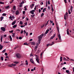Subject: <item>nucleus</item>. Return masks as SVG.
<instances>
[{
  "label": "nucleus",
  "mask_w": 74,
  "mask_h": 74,
  "mask_svg": "<svg viewBox=\"0 0 74 74\" xmlns=\"http://www.w3.org/2000/svg\"><path fill=\"white\" fill-rule=\"evenodd\" d=\"M1 21H2L3 19H4V17H3V16H2L1 17Z\"/></svg>",
  "instance_id": "nucleus-23"
},
{
  "label": "nucleus",
  "mask_w": 74,
  "mask_h": 74,
  "mask_svg": "<svg viewBox=\"0 0 74 74\" xmlns=\"http://www.w3.org/2000/svg\"><path fill=\"white\" fill-rule=\"evenodd\" d=\"M9 7H10V6L8 5L7 6L5 7V9H7V8H9Z\"/></svg>",
  "instance_id": "nucleus-26"
},
{
  "label": "nucleus",
  "mask_w": 74,
  "mask_h": 74,
  "mask_svg": "<svg viewBox=\"0 0 74 74\" xmlns=\"http://www.w3.org/2000/svg\"><path fill=\"white\" fill-rule=\"evenodd\" d=\"M25 62H26V63L25 64L26 65H27L28 64V62H27V61L26 60L25 61Z\"/></svg>",
  "instance_id": "nucleus-28"
},
{
  "label": "nucleus",
  "mask_w": 74,
  "mask_h": 74,
  "mask_svg": "<svg viewBox=\"0 0 74 74\" xmlns=\"http://www.w3.org/2000/svg\"><path fill=\"white\" fill-rule=\"evenodd\" d=\"M46 7H48V1H46Z\"/></svg>",
  "instance_id": "nucleus-21"
},
{
  "label": "nucleus",
  "mask_w": 74,
  "mask_h": 74,
  "mask_svg": "<svg viewBox=\"0 0 74 74\" xmlns=\"http://www.w3.org/2000/svg\"><path fill=\"white\" fill-rule=\"evenodd\" d=\"M50 22H51V23H53V21H51V20H50Z\"/></svg>",
  "instance_id": "nucleus-53"
},
{
  "label": "nucleus",
  "mask_w": 74,
  "mask_h": 74,
  "mask_svg": "<svg viewBox=\"0 0 74 74\" xmlns=\"http://www.w3.org/2000/svg\"><path fill=\"white\" fill-rule=\"evenodd\" d=\"M18 62H14V63H15V64H18Z\"/></svg>",
  "instance_id": "nucleus-41"
},
{
  "label": "nucleus",
  "mask_w": 74,
  "mask_h": 74,
  "mask_svg": "<svg viewBox=\"0 0 74 74\" xmlns=\"http://www.w3.org/2000/svg\"><path fill=\"white\" fill-rule=\"evenodd\" d=\"M42 53L41 54H40V57H42Z\"/></svg>",
  "instance_id": "nucleus-64"
},
{
  "label": "nucleus",
  "mask_w": 74,
  "mask_h": 74,
  "mask_svg": "<svg viewBox=\"0 0 74 74\" xmlns=\"http://www.w3.org/2000/svg\"><path fill=\"white\" fill-rule=\"evenodd\" d=\"M51 10L52 11H53L54 10H53V6H52V4L51 5Z\"/></svg>",
  "instance_id": "nucleus-13"
},
{
  "label": "nucleus",
  "mask_w": 74,
  "mask_h": 74,
  "mask_svg": "<svg viewBox=\"0 0 74 74\" xmlns=\"http://www.w3.org/2000/svg\"><path fill=\"white\" fill-rule=\"evenodd\" d=\"M45 11H46V8H45L43 10L42 12H45Z\"/></svg>",
  "instance_id": "nucleus-18"
},
{
  "label": "nucleus",
  "mask_w": 74,
  "mask_h": 74,
  "mask_svg": "<svg viewBox=\"0 0 74 74\" xmlns=\"http://www.w3.org/2000/svg\"><path fill=\"white\" fill-rule=\"evenodd\" d=\"M37 48H38V46H35V47H34V48L36 49H37Z\"/></svg>",
  "instance_id": "nucleus-47"
},
{
  "label": "nucleus",
  "mask_w": 74,
  "mask_h": 74,
  "mask_svg": "<svg viewBox=\"0 0 74 74\" xmlns=\"http://www.w3.org/2000/svg\"><path fill=\"white\" fill-rule=\"evenodd\" d=\"M2 15L3 16H6V14H5V13H3L2 14Z\"/></svg>",
  "instance_id": "nucleus-34"
},
{
  "label": "nucleus",
  "mask_w": 74,
  "mask_h": 74,
  "mask_svg": "<svg viewBox=\"0 0 74 74\" xmlns=\"http://www.w3.org/2000/svg\"><path fill=\"white\" fill-rule=\"evenodd\" d=\"M19 11H18V10L16 11V15H18V14H19Z\"/></svg>",
  "instance_id": "nucleus-10"
},
{
  "label": "nucleus",
  "mask_w": 74,
  "mask_h": 74,
  "mask_svg": "<svg viewBox=\"0 0 74 74\" xmlns=\"http://www.w3.org/2000/svg\"><path fill=\"white\" fill-rule=\"evenodd\" d=\"M42 37H44V34H42L38 36V40L41 41L42 38Z\"/></svg>",
  "instance_id": "nucleus-1"
},
{
  "label": "nucleus",
  "mask_w": 74,
  "mask_h": 74,
  "mask_svg": "<svg viewBox=\"0 0 74 74\" xmlns=\"http://www.w3.org/2000/svg\"><path fill=\"white\" fill-rule=\"evenodd\" d=\"M20 25H23V22L22 21H20Z\"/></svg>",
  "instance_id": "nucleus-27"
},
{
  "label": "nucleus",
  "mask_w": 74,
  "mask_h": 74,
  "mask_svg": "<svg viewBox=\"0 0 74 74\" xmlns=\"http://www.w3.org/2000/svg\"><path fill=\"white\" fill-rule=\"evenodd\" d=\"M58 32V33H59V28H58V27H57Z\"/></svg>",
  "instance_id": "nucleus-44"
},
{
  "label": "nucleus",
  "mask_w": 74,
  "mask_h": 74,
  "mask_svg": "<svg viewBox=\"0 0 74 74\" xmlns=\"http://www.w3.org/2000/svg\"><path fill=\"white\" fill-rule=\"evenodd\" d=\"M59 38V40H61V36H60V34H59L58 36Z\"/></svg>",
  "instance_id": "nucleus-15"
},
{
  "label": "nucleus",
  "mask_w": 74,
  "mask_h": 74,
  "mask_svg": "<svg viewBox=\"0 0 74 74\" xmlns=\"http://www.w3.org/2000/svg\"><path fill=\"white\" fill-rule=\"evenodd\" d=\"M23 45H28V44L27 42H25L24 43Z\"/></svg>",
  "instance_id": "nucleus-20"
},
{
  "label": "nucleus",
  "mask_w": 74,
  "mask_h": 74,
  "mask_svg": "<svg viewBox=\"0 0 74 74\" xmlns=\"http://www.w3.org/2000/svg\"><path fill=\"white\" fill-rule=\"evenodd\" d=\"M67 14H68V13H67V12H66L65 14H64V19H65V20L66 19V15H67Z\"/></svg>",
  "instance_id": "nucleus-6"
},
{
  "label": "nucleus",
  "mask_w": 74,
  "mask_h": 74,
  "mask_svg": "<svg viewBox=\"0 0 74 74\" xmlns=\"http://www.w3.org/2000/svg\"><path fill=\"white\" fill-rule=\"evenodd\" d=\"M0 4H4V3L1 1H0Z\"/></svg>",
  "instance_id": "nucleus-31"
},
{
  "label": "nucleus",
  "mask_w": 74,
  "mask_h": 74,
  "mask_svg": "<svg viewBox=\"0 0 74 74\" xmlns=\"http://www.w3.org/2000/svg\"><path fill=\"white\" fill-rule=\"evenodd\" d=\"M40 5H43V2H42L40 3Z\"/></svg>",
  "instance_id": "nucleus-48"
},
{
  "label": "nucleus",
  "mask_w": 74,
  "mask_h": 74,
  "mask_svg": "<svg viewBox=\"0 0 74 74\" xmlns=\"http://www.w3.org/2000/svg\"><path fill=\"white\" fill-rule=\"evenodd\" d=\"M39 45V44H38V43H37L36 44V46H37V47H38V46Z\"/></svg>",
  "instance_id": "nucleus-61"
},
{
  "label": "nucleus",
  "mask_w": 74,
  "mask_h": 74,
  "mask_svg": "<svg viewBox=\"0 0 74 74\" xmlns=\"http://www.w3.org/2000/svg\"><path fill=\"white\" fill-rule=\"evenodd\" d=\"M19 7H20L21 8L22 7V4H20L19 5Z\"/></svg>",
  "instance_id": "nucleus-49"
},
{
  "label": "nucleus",
  "mask_w": 74,
  "mask_h": 74,
  "mask_svg": "<svg viewBox=\"0 0 74 74\" xmlns=\"http://www.w3.org/2000/svg\"><path fill=\"white\" fill-rule=\"evenodd\" d=\"M5 56H7V55H8V54H7V53H5Z\"/></svg>",
  "instance_id": "nucleus-46"
},
{
  "label": "nucleus",
  "mask_w": 74,
  "mask_h": 74,
  "mask_svg": "<svg viewBox=\"0 0 74 74\" xmlns=\"http://www.w3.org/2000/svg\"><path fill=\"white\" fill-rule=\"evenodd\" d=\"M9 38L10 41H12V37H11V36L10 35L9 36Z\"/></svg>",
  "instance_id": "nucleus-24"
},
{
  "label": "nucleus",
  "mask_w": 74,
  "mask_h": 74,
  "mask_svg": "<svg viewBox=\"0 0 74 74\" xmlns=\"http://www.w3.org/2000/svg\"><path fill=\"white\" fill-rule=\"evenodd\" d=\"M30 61L32 63V64H34V61H33V60L32 59H31L30 60Z\"/></svg>",
  "instance_id": "nucleus-9"
},
{
  "label": "nucleus",
  "mask_w": 74,
  "mask_h": 74,
  "mask_svg": "<svg viewBox=\"0 0 74 74\" xmlns=\"http://www.w3.org/2000/svg\"><path fill=\"white\" fill-rule=\"evenodd\" d=\"M55 44V43H54V42H52V44H50V46H52V45H53V44Z\"/></svg>",
  "instance_id": "nucleus-30"
},
{
  "label": "nucleus",
  "mask_w": 74,
  "mask_h": 74,
  "mask_svg": "<svg viewBox=\"0 0 74 74\" xmlns=\"http://www.w3.org/2000/svg\"><path fill=\"white\" fill-rule=\"evenodd\" d=\"M66 58L65 57H64L63 58V60H66Z\"/></svg>",
  "instance_id": "nucleus-42"
},
{
  "label": "nucleus",
  "mask_w": 74,
  "mask_h": 74,
  "mask_svg": "<svg viewBox=\"0 0 74 74\" xmlns=\"http://www.w3.org/2000/svg\"><path fill=\"white\" fill-rule=\"evenodd\" d=\"M44 13H42L41 14V15H40V16L41 17H42L43 16H44Z\"/></svg>",
  "instance_id": "nucleus-22"
},
{
  "label": "nucleus",
  "mask_w": 74,
  "mask_h": 74,
  "mask_svg": "<svg viewBox=\"0 0 74 74\" xmlns=\"http://www.w3.org/2000/svg\"><path fill=\"white\" fill-rule=\"evenodd\" d=\"M55 36H56V34H54L53 35V36H51V38H50V39L51 40H52V39H53V38L54 37H55Z\"/></svg>",
  "instance_id": "nucleus-7"
},
{
  "label": "nucleus",
  "mask_w": 74,
  "mask_h": 74,
  "mask_svg": "<svg viewBox=\"0 0 74 74\" xmlns=\"http://www.w3.org/2000/svg\"><path fill=\"white\" fill-rule=\"evenodd\" d=\"M48 22H49V21H47V23H46L45 25V27H46L47 26V24H48Z\"/></svg>",
  "instance_id": "nucleus-29"
},
{
  "label": "nucleus",
  "mask_w": 74,
  "mask_h": 74,
  "mask_svg": "<svg viewBox=\"0 0 74 74\" xmlns=\"http://www.w3.org/2000/svg\"><path fill=\"white\" fill-rule=\"evenodd\" d=\"M34 16H35V15L34 14L33 15H31V16H32V18H33Z\"/></svg>",
  "instance_id": "nucleus-40"
},
{
  "label": "nucleus",
  "mask_w": 74,
  "mask_h": 74,
  "mask_svg": "<svg viewBox=\"0 0 74 74\" xmlns=\"http://www.w3.org/2000/svg\"><path fill=\"white\" fill-rule=\"evenodd\" d=\"M34 4H32V5H31V6L32 7H34Z\"/></svg>",
  "instance_id": "nucleus-56"
},
{
  "label": "nucleus",
  "mask_w": 74,
  "mask_h": 74,
  "mask_svg": "<svg viewBox=\"0 0 74 74\" xmlns=\"http://www.w3.org/2000/svg\"><path fill=\"white\" fill-rule=\"evenodd\" d=\"M36 62L37 63L40 64V62H39V60L38 59V57H36Z\"/></svg>",
  "instance_id": "nucleus-4"
},
{
  "label": "nucleus",
  "mask_w": 74,
  "mask_h": 74,
  "mask_svg": "<svg viewBox=\"0 0 74 74\" xmlns=\"http://www.w3.org/2000/svg\"><path fill=\"white\" fill-rule=\"evenodd\" d=\"M64 2L65 3H67V0H64Z\"/></svg>",
  "instance_id": "nucleus-51"
},
{
  "label": "nucleus",
  "mask_w": 74,
  "mask_h": 74,
  "mask_svg": "<svg viewBox=\"0 0 74 74\" xmlns=\"http://www.w3.org/2000/svg\"><path fill=\"white\" fill-rule=\"evenodd\" d=\"M13 9L14 10H16V6H13Z\"/></svg>",
  "instance_id": "nucleus-16"
},
{
  "label": "nucleus",
  "mask_w": 74,
  "mask_h": 74,
  "mask_svg": "<svg viewBox=\"0 0 74 74\" xmlns=\"http://www.w3.org/2000/svg\"><path fill=\"white\" fill-rule=\"evenodd\" d=\"M24 34H26V31H25V30H24Z\"/></svg>",
  "instance_id": "nucleus-52"
},
{
  "label": "nucleus",
  "mask_w": 74,
  "mask_h": 74,
  "mask_svg": "<svg viewBox=\"0 0 74 74\" xmlns=\"http://www.w3.org/2000/svg\"><path fill=\"white\" fill-rule=\"evenodd\" d=\"M66 72L67 73H69V71L66 70Z\"/></svg>",
  "instance_id": "nucleus-38"
},
{
  "label": "nucleus",
  "mask_w": 74,
  "mask_h": 74,
  "mask_svg": "<svg viewBox=\"0 0 74 74\" xmlns=\"http://www.w3.org/2000/svg\"><path fill=\"white\" fill-rule=\"evenodd\" d=\"M4 43H7V44H8V42H5V41H4Z\"/></svg>",
  "instance_id": "nucleus-63"
},
{
  "label": "nucleus",
  "mask_w": 74,
  "mask_h": 74,
  "mask_svg": "<svg viewBox=\"0 0 74 74\" xmlns=\"http://www.w3.org/2000/svg\"><path fill=\"white\" fill-rule=\"evenodd\" d=\"M31 44L32 45H34L36 44V43L34 42H32Z\"/></svg>",
  "instance_id": "nucleus-14"
},
{
  "label": "nucleus",
  "mask_w": 74,
  "mask_h": 74,
  "mask_svg": "<svg viewBox=\"0 0 74 74\" xmlns=\"http://www.w3.org/2000/svg\"><path fill=\"white\" fill-rule=\"evenodd\" d=\"M15 23H16V21H14L13 22L12 24V25H14L15 24Z\"/></svg>",
  "instance_id": "nucleus-11"
},
{
  "label": "nucleus",
  "mask_w": 74,
  "mask_h": 74,
  "mask_svg": "<svg viewBox=\"0 0 74 74\" xmlns=\"http://www.w3.org/2000/svg\"><path fill=\"white\" fill-rule=\"evenodd\" d=\"M28 35V33L27 32L26 33V36H27V35Z\"/></svg>",
  "instance_id": "nucleus-62"
},
{
  "label": "nucleus",
  "mask_w": 74,
  "mask_h": 74,
  "mask_svg": "<svg viewBox=\"0 0 74 74\" xmlns=\"http://www.w3.org/2000/svg\"><path fill=\"white\" fill-rule=\"evenodd\" d=\"M1 42H2L3 40V36H1Z\"/></svg>",
  "instance_id": "nucleus-19"
},
{
  "label": "nucleus",
  "mask_w": 74,
  "mask_h": 74,
  "mask_svg": "<svg viewBox=\"0 0 74 74\" xmlns=\"http://www.w3.org/2000/svg\"><path fill=\"white\" fill-rule=\"evenodd\" d=\"M68 12H69V14H71V12H70V11L69 9L68 10Z\"/></svg>",
  "instance_id": "nucleus-43"
},
{
  "label": "nucleus",
  "mask_w": 74,
  "mask_h": 74,
  "mask_svg": "<svg viewBox=\"0 0 74 74\" xmlns=\"http://www.w3.org/2000/svg\"><path fill=\"white\" fill-rule=\"evenodd\" d=\"M49 31V29H47V30H46V32H45V34H47L48 33V31Z\"/></svg>",
  "instance_id": "nucleus-17"
},
{
  "label": "nucleus",
  "mask_w": 74,
  "mask_h": 74,
  "mask_svg": "<svg viewBox=\"0 0 74 74\" xmlns=\"http://www.w3.org/2000/svg\"><path fill=\"white\" fill-rule=\"evenodd\" d=\"M48 4H50V1H48Z\"/></svg>",
  "instance_id": "nucleus-55"
},
{
  "label": "nucleus",
  "mask_w": 74,
  "mask_h": 74,
  "mask_svg": "<svg viewBox=\"0 0 74 74\" xmlns=\"http://www.w3.org/2000/svg\"><path fill=\"white\" fill-rule=\"evenodd\" d=\"M38 11H39V12L40 13V12H41V9H39Z\"/></svg>",
  "instance_id": "nucleus-60"
},
{
  "label": "nucleus",
  "mask_w": 74,
  "mask_h": 74,
  "mask_svg": "<svg viewBox=\"0 0 74 74\" xmlns=\"http://www.w3.org/2000/svg\"><path fill=\"white\" fill-rule=\"evenodd\" d=\"M23 15H24L25 14V11H23Z\"/></svg>",
  "instance_id": "nucleus-45"
},
{
  "label": "nucleus",
  "mask_w": 74,
  "mask_h": 74,
  "mask_svg": "<svg viewBox=\"0 0 74 74\" xmlns=\"http://www.w3.org/2000/svg\"><path fill=\"white\" fill-rule=\"evenodd\" d=\"M3 46H1V44H0V50H1V49H3Z\"/></svg>",
  "instance_id": "nucleus-12"
},
{
  "label": "nucleus",
  "mask_w": 74,
  "mask_h": 74,
  "mask_svg": "<svg viewBox=\"0 0 74 74\" xmlns=\"http://www.w3.org/2000/svg\"><path fill=\"white\" fill-rule=\"evenodd\" d=\"M24 3L25 2H24V1H22V2L21 3V4H24Z\"/></svg>",
  "instance_id": "nucleus-58"
},
{
  "label": "nucleus",
  "mask_w": 74,
  "mask_h": 74,
  "mask_svg": "<svg viewBox=\"0 0 74 74\" xmlns=\"http://www.w3.org/2000/svg\"><path fill=\"white\" fill-rule=\"evenodd\" d=\"M73 8V6H71V10H72Z\"/></svg>",
  "instance_id": "nucleus-59"
},
{
  "label": "nucleus",
  "mask_w": 74,
  "mask_h": 74,
  "mask_svg": "<svg viewBox=\"0 0 74 74\" xmlns=\"http://www.w3.org/2000/svg\"><path fill=\"white\" fill-rule=\"evenodd\" d=\"M16 26H17L16 25H14L13 26V28H15Z\"/></svg>",
  "instance_id": "nucleus-25"
},
{
  "label": "nucleus",
  "mask_w": 74,
  "mask_h": 74,
  "mask_svg": "<svg viewBox=\"0 0 74 74\" xmlns=\"http://www.w3.org/2000/svg\"><path fill=\"white\" fill-rule=\"evenodd\" d=\"M51 46V44H48L47 45V47H48V46Z\"/></svg>",
  "instance_id": "nucleus-37"
},
{
  "label": "nucleus",
  "mask_w": 74,
  "mask_h": 74,
  "mask_svg": "<svg viewBox=\"0 0 74 74\" xmlns=\"http://www.w3.org/2000/svg\"><path fill=\"white\" fill-rule=\"evenodd\" d=\"M5 49H4L3 50V51L2 52V53H4L5 52Z\"/></svg>",
  "instance_id": "nucleus-32"
},
{
  "label": "nucleus",
  "mask_w": 74,
  "mask_h": 74,
  "mask_svg": "<svg viewBox=\"0 0 74 74\" xmlns=\"http://www.w3.org/2000/svg\"><path fill=\"white\" fill-rule=\"evenodd\" d=\"M22 33H23V31L22 30V31L21 32V34H22Z\"/></svg>",
  "instance_id": "nucleus-54"
},
{
  "label": "nucleus",
  "mask_w": 74,
  "mask_h": 74,
  "mask_svg": "<svg viewBox=\"0 0 74 74\" xmlns=\"http://www.w3.org/2000/svg\"><path fill=\"white\" fill-rule=\"evenodd\" d=\"M19 40H22V37H20L19 38Z\"/></svg>",
  "instance_id": "nucleus-39"
},
{
  "label": "nucleus",
  "mask_w": 74,
  "mask_h": 74,
  "mask_svg": "<svg viewBox=\"0 0 74 74\" xmlns=\"http://www.w3.org/2000/svg\"><path fill=\"white\" fill-rule=\"evenodd\" d=\"M66 32L67 34H68V35H69V28H67L66 30Z\"/></svg>",
  "instance_id": "nucleus-8"
},
{
  "label": "nucleus",
  "mask_w": 74,
  "mask_h": 74,
  "mask_svg": "<svg viewBox=\"0 0 74 74\" xmlns=\"http://www.w3.org/2000/svg\"><path fill=\"white\" fill-rule=\"evenodd\" d=\"M30 56H33V55H32V53H31L30 55Z\"/></svg>",
  "instance_id": "nucleus-57"
},
{
  "label": "nucleus",
  "mask_w": 74,
  "mask_h": 74,
  "mask_svg": "<svg viewBox=\"0 0 74 74\" xmlns=\"http://www.w3.org/2000/svg\"><path fill=\"white\" fill-rule=\"evenodd\" d=\"M1 29L2 30V31H3V32L5 31V28L4 27H1Z\"/></svg>",
  "instance_id": "nucleus-3"
},
{
  "label": "nucleus",
  "mask_w": 74,
  "mask_h": 74,
  "mask_svg": "<svg viewBox=\"0 0 74 74\" xmlns=\"http://www.w3.org/2000/svg\"><path fill=\"white\" fill-rule=\"evenodd\" d=\"M16 56L17 58H21V55L19 53L16 54Z\"/></svg>",
  "instance_id": "nucleus-2"
},
{
  "label": "nucleus",
  "mask_w": 74,
  "mask_h": 74,
  "mask_svg": "<svg viewBox=\"0 0 74 74\" xmlns=\"http://www.w3.org/2000/svg\"><path fill=\"white\" fill-rule=\"evenodd\" d=\"M62 57H61L60 58V62H62Z\"/></svg>",
  "instance_id": "nucleus-35"
},
{
  "label": "nucleus",
  "mask_w": 74,
  "mask_h": 74,
  "mask_svg": "<svg viewBox=\"0 0 74 74\" xmlns=\"http://www.w3.org/2000/svg\"><path fill=\"white\" fill-rule=\"evenodd\" d=\"M63 70H66V68L65 67H64L62 68Z\"/></svg>",
  "instance_id": "nucleus-50"
},
{
  "label": "nucleus",
  "mask_w": 74,
  "mask_h": 74,
  "mask_svg": "<svg viewBox=\"0 0 74 74\" xmlns=\"http://www.w3.org/2000/svg\"><path fill=\"white\" fill-rule=\"evenodd\" d=\"M35 11V10H32L30 12V13H31L32 14H34V12Z\"/></svg>",
  "instance_id": "nucleus-5"
},
{
  "label": "nucleus",
  "mask_w": 74,
  "mask_h": 74,
  "mask_svg": "<svg viewBox=\"0 0 74 74\" xmlns=\"http://www.w3.org/2000/svg\"><path fill=\"white\" fill-rule=\"evenodd\" d=\"M1 60H4V58H3V57H1Z\"/></svg>",
  "instance_id": "nucleus-36"
},
{
  "label": "nucleus",
  "mask_w": 74,
  "mask_h": 74,
  "mask_svg": "<svg viewBox=\"0 0 74 74\" xmlns=\"http://www.w3.org/2000/svg\"><path fill=\"white\" fill-rule=\"evenodd\" d=\"M37 53H40V50H38L37 51Z\"/></svg>",
  "instance_id": "nucleus-33"
}]
</instances>
